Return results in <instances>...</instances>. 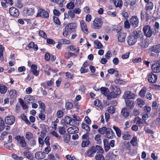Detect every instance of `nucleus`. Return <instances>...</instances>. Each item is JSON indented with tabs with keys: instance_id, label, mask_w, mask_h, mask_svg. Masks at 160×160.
<instances>
[{
	"instance_id": "f257e3e1",
	"label": "nucleus",
	"mask_w": 160,
	"mask_h": 160,
	"mask_svg": "<svg viewBox=\"0 0 160 160\" xmlns=\"http://www.w3.org/2000/svg\"><path fill=\"white\" fill-rule=\"evenodd\" d=\"M159 23L156 22L152 28L149 25H146L143 27L142 31L146 37L149 38L152 35H156L159 32Z\"/></svg>"
},
{
	"instance_id": "f03ea898",
	"label": "nucleus",
	"mask_w": 160,
	"mask_h": 160,
	"mask_svg": "<svg viewBox=\"0 0 160 160\" xmlns=\"http://www.w3.org/2000/svg\"><path fill=\"white\" fill-rule=\"evenodd\" d=\"M143 38V33L140 30H134L131 35L128 36L127 38V42L129 46L134 45L139 39Z\"/></svg>"
},
{
	"instance_id": "7ed1b4c3",
	"label": "nucleus",
	"mask_w": 160,
	"mask_h": 160,
	"mask_svg": "<svg viewBox=\"0 0 160 160\" xmlns=\"http://www.w3.org/2000/svg\"><path fill=\"white\" fill-rule=\"evenodd\" d=\"M98 131L102 134H105V137L109 139H112L115 137L113 131L110 128L102 127V128H99Z\"/></svg>"
},
{
	"instance_id": "20e7f679",
	"label": "nucleus",
	"mask_w": 160,
	"mask_h": 160,
	"mask_svg": "<svg viewBox=\"0 0 160 160\" xmlns=\"http://www.w3.org/2000/svg\"><path fill=\"white\" fill-rule=\"evenodd\" d=\"M110 89L111 92L107 95V99L108 100L117 98L121 93L119 88L114 85L111 86Z\"/></svg>"
},
{
	"instance_id": "39448f33",
	"label": "nucleus",
	"mask_w": 160,
	"mask_h": 160,
	"mask_svg": "<svg viewBox=\"0 0 160 160\" xmlns=\"http://www.w3.org/2000/svg\"><path fill=\"white\" fill-rule=\"evenodd\" d=\"M97 153H103L104 152V150L100 146L96 145L95 146H92L86 152V155L87 156L92 157L93 156L96 152Z\"/></svg>"
},
{
	"instance_id": "423d86ee",
	"label": "nucleus",
	"mask_w": 160,
	"mask_h": 160,
	"mask_svg": "<svg viewBox=\"0 0 160 160\" xmlns=\"http://www.w3.org/2000/svg\"><path fill=\"white\" fill-rule=\"evenodd\" d=\"M102 19L100 18H96L93 21L92 26L95 29L98 30L102 28Z\"/></svg>"
},
{
	"instance_id": "0eeeda50",
	"label": "nucleus",
	"mask_w": 160,
	"mask_h": 160,
	"mask_svg": "<svg viewBox=\"0 0 160 160\" xmlns=\"http://www.w3.org/2000/svg\"><path fill=\"white\" fill-rule=\"evenodd\" d=\"M36 17H40L42 18L48 19L49 18V14L43 8H38L37 10Z\"/></svg>"
},
{
	"instance_id": "6e6552de",
	"label": "nucleus",
	"mask_w": 160,
	"mask_h": 160,
	"mask_svg": "<svg viewBox=\"0 0 160 160\" xmlns=\"http://www.w3.org/2000/svg\"><path fill=\"white\" fill-rule=\"evenodd\" d=\"M64 122L63 123L64 124H69L71 125H77L79 126V122H77L76 121H75V120L71 118L68 116H66L64 118V119L63 120Z\"/></svg>"
},
{
	"instance_id": "1a4fd4ad",
	"label": "nucleus",
	"mask_w": 160,
	"mask_h": 160,
	"mask_svg": "<svg viewBox=\"0 0 160 160\" xmlns=\"http://www.w3.org/2000/svg\"><path fill=\"white\" fill-rule=\"evenodd\" d=\"M132 26L134 28L138 27L139 25V19L136 15L132 16L129 20Z\"/></svg>"
},
{
	"instance_id": "9d476101",
	"label": "nucleus",
	"mask_w": 160,
	"mask_h": 160,
	"mask_svg": "<svg viewBox=\"0 0 160 160\" xmlns=\"http://www.w3.org/2000/svg\"><path fill=\"white\" fill-rule=\"evenodd\" d=\"M15 139L19 142L20 146L22 148H24L26 147L27 143L25 138L23 137H21L20 135H17L15 137Z\"/></svg>"
},
{
	"instance_id": "9b49d317",
	"label": "nucleus",
	"mask_w": 160,
	"mask_h": 160,
	"mask_svg": "<svg viewBox=\"0 0 160 160\" xmlns=\"http://www.w3.org/2000/svg\"><path fill=\"white\" fill-rule=\"evenodd\" d=\"M147 78L148 80L150 83H154L157 81L158 77L157 75L151 72L148 74Z\"/></svg>"
},
{
	"instance_id": "f8f14e48",
	"label": "nucleus",
	"mask_w": 160,
	"mask_h": 160,
	"mask_svg": "<svg viewBox=\"0 0 160 160\" xmlns=\"http://www.w3.org/2000/svg\"><path fill=\"white\" fill-rule=\"evenodd\" d=\"M77 26L76 23L73 22L68 24L65 27V29L68 30L70 32H76V28Z\"/></svg>"
},
{
	"instance_id": "ddd939ff",
	"label": "nucleus",
	"mask_w": 160,
	"mask_h": 160,
	"mask_svg": "<svg viewBox=\"0 0 160 160\" xmlns=\"http://www.w3.org/2000/svg\"><path fill=\"white\" fill-rule=\"evenodd\" d=\"M153 73H158L160 72V63L158 61L153 63L151 67Z\"/></svg>"
},
{
	"instance_id": "4468645a",
	"label": "nucleus",
	"mask_w": 160,
	"mask_h": 160,
	"mask_svg": "<svg viewBox=\"0 0 160 160\" xmlns=\"http://www.w3.org/2000/svg\"><path fill=\"white\" fill-rule=\"evenodd\" d=\"M35 12V8H25L23 10V13L24 15L26 16H32Z\"/></svg>"
},
{
	"instance_id": "2eb2a0df",
	"label": "nucleus",
	"mask_w": 160,
	"mask_h": 160,
	"mask_svg": "<svg viewBox=\"0 0 160 160\" xmlns=\"http://www.w3.org/2000/svg\"><path fill=\"white\" fill-rule=\"evenodd\" d=\"M15 120V117L12 115H8L5 118L6 123L9 125H11L14 124Z\"/></svg>"
},
{
	"instance_id": "dca6fc26",
	"label": "nucleus",
	"mask_w": 160,
	"mask_h": 160,
	"mask_svg": "<svg viewBox=\"0 0 160 160\" xmlns=\"http://www.w3.org/2000/svg\"><path fill=\"white\" fill-rule=\"evenodd\" d=\"M136 97L135 94L129 91H126L123 96V98L125 100L130 99H134Z\"/></svg>"
},
{
	"instance_id": "f3484780",
	"label": "nucleus",
	"mask_w": 160,
	"mask_h": 160,
	"mask_svg": "<svg viewBox=\"0 0 160 160\" xmlns=\"http://www.w3.org/2000/svg\"><path fill=\"white\" fill-rule=\"evenodd\" d=\"M10 15L13 17H17L19 15L20 12L19 10L16 8L12 7L9 9Z\"/></svg>"
},
{
	"instance_id": "a211bd4d",
	"label": "nucleus",
	"mask_w": 160,
	"mask_h": 160,
	"mask_svg": "<svg viewBox=\"0 0 160 160\" xmlns=\"http://www.w3.org/2000/svg\"><path fill=\"white\" fill-rule=\"evenodd\" d=\"M72 127L69 128L67 131L70 134H76L78 132L79 129L77 125H71Z\"/></svg>"
},
{
	"instance_id": "6ab92c4d",
	"label": "nucleus",
	"mask_w": 160,
	"mask_h": 160,
	"mask_svg": "<svg viewBox=\"0 0 160 160\" xmlns=\"http://www.w3.org/2000/svg\"><path fill=\"white\" fill-rule=\"evenodd\" d=\"M26 49L27 50H29L31 49H32L33 50L36 52L38 49V45L35 44L34 42H30L27 46L26 47Z\"/></svg>"
},
{
	"instance_id": "aec40b11",
	"label": "nucleus",
	"mask_w": 160,
	"mask_h": 160,
	"mask_svg": "<svg viewBox=\"0 0 160 160\" xmlns=\"http://www.w3.org/2000/svg\"><path fill=\"white\" fill-rule=\"evenodd\" d=\"M149 50L151 52L156 53H159L160 52V44L150 46L149 48Z\"/></svg>"
},
{
	"instance_id": "412c9836",
	"label": "nucleus",
	"mask_w": 160,
	"mask_h": 160,
	"mask_svg": "<svg viewBox=\"0 0 160 160\" xmlns=\"http://www.w3.org/2000/svg\"><path fill=\"white\" fill-rule=\"evenodd\" d=\"M125 103L126 105V108L128 109L131 110L133 109L135 106V103L134 101H131L130 99L125 100Z\"/></svg>"
},
{
	"instance_id": "4be33fe9",
	"label": "nucleus",
	"mask_w": 160,
	"mask_h": 160,
	"mask_svg": "<svg viewBox=\"0 0 160 160\" xmlns=\"http://www.w3.org/2000/svg\"><path fill=\"white\" fill-rule=\"evenodd\" d=\"M140 18L142 21L148 22L149 20V14L147 12L141 11L140 13Z\"/></svg>"
},
{
	"instance_id": "5701e85b",
	"label": "nucleus",
	"mask_w": 160,
	"mask_h": 160,
	"mask_svg": "<svg viewBox=\"0 0 160 160\" xmlns=\"http://www.w3.org/2000/svg\"><path fill=\"white\" fill-rule=\"evenodd\" d=\"M146 3L145 7V9L147 11H150L152 10L153 7V4L152 2H150L149 0H144Z\"/></svg>"
},
{
	"instance_id": "b1692460",
	"label": "nucleus",
	"mask_w": 160,
	"mask_h": 160,
	"mask_svg": "<svg viewBox=\"0 0 160 160\" xmlns=\"http://www.w3.org/2000/svg\"><path fill=\"white\" fill-rule=\"evenodd\" d=\"M126 35V33L123 32H121L117 33L116 36L118 38V41L121 42H123L125 41Z\"/></svg>"
},
{
	"instance_id": "393cba45",
	"label": "nucleus",
	"mask_w": 160,
	"mask_h": 160,
	"mask_svg": "<svg viewBox=\"0 0 160 160\" xmlns=\"http://www.w3.org/2000/svg\"><path fill=\"white\" fill-rule=\"evenodd\" d=\"M130 110L127 108H124L122 110L121 114L125 118H127L130 116Z\"/></svg>"
},
{
	"instance_id": "a878e982",
	"label": "nucleus",
	"mask_w": 160,
	"mask_h": 160,
	"mask_svg": "<svg viewBox=\"0 0 160 160\" xmlns=\"http://www.w3.org/2000/svg\"><path fill=\"white\" fill-rule=\"evenodd\" d=\"M80 26L82 31L85 33L87 34L88 33V31L86 24L83 20H82L80 22Z\"/></svg>"
},
{
	"instance_id": "bb28decb",
	"label": "nucleus",
	"mask_w": 160,
	"mask_h": 160,
	"mask_svg": "<svg viewBox=\"0 0 160 160\" xmlns=\"http://www.w3.org/2000/svg\"><path fill=\"white\" fill-rule=\"evenodd\" d=\"M110 2L114 3L116 8H121L123 5V2L122 0H109Z\"/></svg>"
},
{
	"instance_id": "cd10ccee",
	"label": "nucleus",
	"mask_w": 160,
	"mask_h": 160,
	"mask_svg": "<svg viewBox=\"0 0 160 160\" xmlns=\"http://www.w3.org/2000/svg\"><path fill=\"white\" fill-rule=\"evenodd\" d=\"M45 152L38 151L35 154V157L36 159L39 160L44 158H45Z\"/></svg>"
},
{
	"instance_id": "c85d7f7f",
	"label": "nucleus",
	"mask_w": 160,
	"mask_h": 160,
	"mask_svg": "<svg viewBox=\"0 0 160 160\" xmlns=\"http://www.w3.org/2000/svg\"><path fill=\"white\" fill-rule=\"evenodd\" d=\"M75 13L73 10H69L68 12V14L64 13V19L69 18V17L71 18H75Z\"/></svg>"
},
{
	"instance_id": "c756f323",
	"label": "nucleus",
	"mask_w": 160,
	"mask_h": 160,
	"mask_svg": "<svg viewBox=\"0 0 160 160\" xmlns=\"http://www.w3.org/2000/svg\"><path fill=\"white\" fill-rule=\"evenodd\" d=\"M141 42L138 43L139 45L142 48H145L148 46V44L147 43V42L145 40H144L143 37L142 39H139Z\"/></svg>"
},
{
	"instance_id": "7c9ffc66",
	"label": "nucleus",
	"mask_w": 160,
	"mask_h": 160,
	"mask_svg": "<svg viewBox=\"0 0 160 160\" xmlns=\"http://www.w3.org/2000/svg\"><path fill=\"white\" fill-rule=\"evenodd\" d=\"M122 135V138L124 140H130L132 138V136L129 134V132L127 131L123 132Z\"/></svg>"
},
{
	"instance_id": "2f4dec72",
	"label": "nucleus",
	"mask_w": 160,
	"mask_h": 160,
	"mask_svg": "<svg viewBox=\"0 0 160 160\" xmlns=\"http://www.w3.org/2000/svg\"><path fill=\"white\" fill-rule=\"evenodd\" d=\"M23 156L28 159L30 160L32 158H34L32 154L28 150H26L23 152Z\"/></svg>"
},
{
	"instance_id": "473e14b6",
	"label": "nucleus",
	"mask_w": 160,
	"mask_h": 160,
	"mask_svg": "<svg viewBox=\"0 0 160 160\" xmlns=\"http://www.w3.org/2000/svg\"><path fill=\"white\" fill-rule=\"evenodd\" d=\"M113 128L115 131L116 134L118 137H120L121 136L122 132L121 130L118 127L115 126H113Z\"/></svg>"
},
{
	"instance_id": "72a5a7b5",
	"label": "nucleus",
	"mask_w": 160,
	"mask_h": 160,
	"mask_svg": "<svg viewBox=\"0 0 160 160\" xmlns=\"http://www.w3.org/2000/svg\"><path fill=\"white\" fill-rule=\"evenodd\" d=\"M147 92V88L145 87H143L140 90L139 93V95L141 97L144 98L145 97V94Z\"/></svg>"
},
{
	"instance_id": "f704fd0d",
	"label": "nucleus",
	"mask_w": 160,
	"mask_h": 160,
	"mask_svg": "<svg viewBox=\"0 0 160 160\" xmlns=\"http://www.w3.org/2000/svg\"><path fill=\"white\" fill-rule=\"evenodd\" d=\"M67 48L69 49L70 50L72 51H74L75 53H78L79 52V47H77L75 48L74 46L73 45H70L67 47Z\"/></svg>"
},
{
	"instance_id": "c9c22d12",
	"label": "nucleus",
	"mask_w": 160,
	"mask_h": 160,
	"mask_svg": "<svg viewBox=\"0 0 160 160\" xmlns=\"http://www.w3.org/2000/svg\"><path fill=\"white\" fill-rule=\"evenodd\" d=\"M5 51V48L4 46L0 44V60L2 61H3L4 58L3 57V53Z\"/></svg>"
},
{
	"instance_id": "e433bc0d",
	"label": "nucleus",
	"mask_w": 160,
	"mask_h": 160,
	"mask_svg": "<svg viewBox=\"0 0 160 160\" xmlns=\"http://www.w3.org/2000/svg\"><path fill=\"white\" fill-rule=\"evenodd\" d=\"M7 90V88L5 85L3 84H0V92L1 94L5 93Z\"/></svg>"
},
{
	"instance_id": "4c0bfd02",
	"label": "nucleus",
	"mask_w": 160,
	"mask_h": 160,
	"mask_svg": "<svg viewBox=\"0 0 160 160\" xmlns=\"http://www.w3.org/2000/svg\"><path fill=\"white\" fill-rule=\"evenodd\" d=\"M25 138L28 141H30V140L32 139L35 138L33 134L30 132H27L26 133Z\"/></svg>"
},
{
	"instance_id": "58836bf2",
	"label": "nucleus",
	"mask_w": 160,
	"mask_h": 160,
	"mask_svg": "<svg viewBox=\"0 0 160 160\" xmlns=\"http://www.w3.org/2000/svg\"><path fill=\"white\" fill-rule=\"evenodd\" d=\"M104 145V150L105 151L107 152L110 149V146L108 142L105 139H104L103 140Z\"/></svg>"
},
{
	"instance_id": "ea45409f",
	"label": "nucleus",
	"mask_w": 160,
	"mask_h": 160,
	"mask_svg": "<svg viewBox=\"0 0 160 160\" xmlns=\"http://www.w3.org/2000/svg\"><path fill=\"white\" fill-rule=\"evenodd\" d=\"M9 93L10 99L15 98L16 97V91L15 90H11Z\"/></svg>"
},
{
	"instance_id": "a19ab883",
	"label": "nucleus",
	"mask_w": 160,
	"mask_h": 160,
	"mask_svg": "<svg viewBox=\"0 0 160 160\" xmlns=\"http://www.w3.org/2000/svg\"><path fill=\"white\" fill-rule=\"evenodd\" d=\"M63 140L66 143L70 141L71 138V135L68 133H65L63 137Z\"/></svg>"
},
{
	"instance_id": "79ce46f5",
	"label": "nucleus",
	"mask_w": 160,
	"mask_h": 160,
	"mask_svg": "<svg viewBox=\"0 0 160 160\" xmlns=\"http://www.w3.org/2000/svg\"><path fill=\"white\" fill-rule=\"evenodd\" d=\"M53 2L56 3L58 4L60 7H63L64 5V2L65 0H51Z\"/></svg>"
},
{
	"instance_id": "37998d69",
	"label": "nucleus",
	"mask_w": 160,
	"mask_h": 160,
	"mask_svg": "<svg viewBox=\"0 0 160 160\" xmlns=\"http://www.w3.org/2000/svg\"><path fill=\"white\" fill-rule=\"evenodd\" d=\"M130 142L132 146L136 147L138 144L137 137L134 136Z\"/></svg>"
},
{
	"instance_id": "c03bdc74",
	"label": "nucleus",
	"mask_w": 160,
	"mask_h": 160,
	"mask_svg": "<svg viewBox=\"0 0 160 160\" xmlns=\"http://www.w3.org/2000/svg\"><path fill=\"white\" fill-rule=\"evenodd\" d=\"M136 101L138 105L140 107H142L145 104V102L140 98H137Z\"/></svg>"
},
{
	"instance_id": "a18cd8bd",
	"label": "nucleus",
	"mask_w": 160,
	"mask_h": 160,
	"mask_svg": "<svg viewBox=\"0 0 160 160\" xmlns=\"http://www.w3.org/2000/svg\"><path fill=\"white\" fill-rule=\"evenodd\" d=\"M101 93L105 95H107L108 93L109 92V89L105 87H102L100 88Z\"/></svg>"
},
{
	"instance_id": "49530a36",
	"label": "nucleus",
	"mask_w": 160,
	"mask_h": 160,
	"mask_svg": "<svg viewBox=\"0 0 160 160\" xmlns=\"http://www.w3.org/2000/svg\"><path fill=\"white\" fill-rule=\"evenodd\" d=\"M5 128V123L3 119L0 118V131H2Z\"/></svg>"
},
{
	"instance_id": "de8ad7c7",
	"label": "nucleus",
	"mask_w": 160,
	"mask_h": 160,
	"mask_svg": "<svg viewBox=\"0 0 160 160\" xmlns=\"http://www.w3.org/2000/svg\"><path fill=\"white\" fill-rule=\"evenodd\" d=\"M65 108L67 110L71 109L73 107L72 103L68 101L65 103Z\"/></svg>"
},
{
	"instance_id": "09e8293b",
	"label": "nucleus",
	"mask_w": 160,
	"mask_h": 160,
	"mask_svg": "<svg viewBox=\"0 0 160 160\" xmlns=\"http://www.w3.org/2000/svg\"><path fill=\"white\" fill-rule=\"evenodd\" d=\"M38 103L39 104L40 108L42 109V110L40 111L41 112H45L46 107L44 104L41 101H39Z\"/></svg>"
},
{
	"instance_id": "8fccbe9b",
	"label": "nucleus",
	"mask_w": 160,
	"mask_h": 160,
	"mask_svg": "<svg viewBox=\"0 0 160 160\" xmlns=\"http://www.w3.org/2000/svg\"><path fill=\"white\" fill-rule=\"evenodd\" d=\"M137 119L136 122V124L138 125L139 126H141L142 124H143L145 123V122H146L145 121H144V120L140 118L139 117L137 118Z\"/></svg>"
},
{
	"instance_id": "3c124183",
	"label": "nucleus",
	"mask_w": 160,
	"mask_h": 160,
	"mask_svg": "<svg viewBox=\"0 0 160 160\" xmlns=\"http://www.w3.org/2000/svg\"><path fill=\"white\" fill-rule=\"evenodd\" d=\"M90 144V142L89 140H87L86 141H82L81 146L82 147H88Z\"/></svg>"
},
{
	"instance_id": "603ef678",
	"label": "nucleus",
	"mask_w": 160,
	"mask_h": 160,
	"mask_svg": "<svg viewBox=\"0 0 160 160\" xmlns=\"http://www.w3.org/2000/svg\"><path fill=\"white\" fill-rule=\"evenodd\" d=\"M82 128L87 131V132L90 131V127L88 125L84 123H82Z\"/></svg>"
},
{
	"instance_id": "864d4df0",
	"label": "nucleus",
	"mask_w": 160,
	"mask_h": 160,
	"mask_svg": "<svg viewBox=\"0 0 160 160\" xmlns=\"http://www.w3.org/2000/svg\"><path fill=\"white\" fill-rule=\"evenodd\" d=\"M75 7L74 2H71L68 3L66 5V7L67 8L70 9H72Z\"/></svg>"
},
{
	"instance_id": "5fc2aeb1",
	"label": "nucleus",
	"mask_w": 160,
	"mask_h": 160,
	"mask_svg": "<svg viewBox=\"0 0 160 160\" xmlns=\"http://www.w3.org/2000/svg\"><path fill=\"white\" fill-rule=\"evenodd\" d=\"M60 40L61 45L68 44H70L71 43V42L69 40L67 39H62Z\"/></svg>"
},
{
	"instance_id": "6e6d98bb",
	"label": "nucleus",
	"mask_w": 160,
	"mask_h": 160,
	"mask_svg": "<svg viewBox=\"0 0 160 160\" xmlns=\"http://www.w3.org/2000/svg\"><path fill=\"white\" fill-rule=\"evenodd\" d=\"M22 1V0H17V2H15L16 6L20 8H22L23 7Z\"/></svg>"
},
{
	"instance_id": "4d7b16f0",
	"label": "nucleus",
	"mask_w": 160,
	"mask_h": 160,
	"mask_svg": "<svg viewBox=\"0 0 160 160\" xmlns=\"http://www.w3.org/2000/svg\"><path fill=\"white\" fill-rule=\"evenodd\" d=\"M58 132L61 135L64 134L66 133V130L64 127H59L58 128Z\"/></svg>"
},
{
	"instance_id": "13d9d810",
	"label": "nucleus",
	"mask_w": 160,
	"mask_h": 160,
	"mask_svg": "<svg viewBox=\"0 0 160 160\" xmlns=\"http://www.w3.org/2000/svg\"><path fill=\"white\" fill-rule=\"evenodd\" d=\"M101 136L100 134H98L95 136V139L97 141V143L99 144H101L102 143Z\"/></svg>"
},
{
	"instance_id": "bf43d9fd",
	"label": "nucleus",
	"mask_w": 160,
	"mask_h": 160,
	"mask_svg": "<svg viewBox=\"0 0 160 160\" xmlns=\"http://www.w3.org/2000/svg\"><path fill=\"white\" fill-rule=\"evenodd\" d=\"M94 44L96 45V48L100 49L103 48V46L102 44L98 40L95 41Z\"/></svg>"
},
{
	"instance_id": "052dcab7",
	"label": "nucleus",
	"mask_w": 160,
	"mask_h": 160,
	"mask_svg": "<svg viewBox=\"0 0 160 160\" xmlns=\"http://www.w3.org/2000/svg\"><path fill=\"white\" fill-rule=\"evenodd\" d=\"M131 24L129 21L127 19L124 22V27L126 29H129L130 28Z\"/></svg>"
},
{
	"instance_id": "680f3d73",
	"label": "nucleus",
	"mask_w": 160,
	"mask_h": 160,
	"mask_svg": "<svg viewBox=\"0 0 160 160\" xmlns=\"http://www.w3.org/2000/svg\"><path fill=\"white\" fill-rule=\"evenodd\" d=\"M96 160H105L102 154L97 155L95 157Z\"/></svg>"
},
{
	"instance_id": "e2e57ef3",
	"label": "nucleus",
	"mask_w": 160,
	"mask_h": 160,
	"mask_svg": "<svg viewBox=\"0 0 160 160\" xmlns=\"http://www.w3.org/2000/svg\"><path fill=\"white\" fill-rule=\"evenodd\" d=\"M38 34L40 36L44 38H47V34L45 32L42 30H40Z\"/></svg>"
},
{
	"instance_id": "0e129e2a",
	"label": "nucleus",
	"mask_w": 160,
	"mask_h": 160,
	"mask_svg": "<svg viewBox=\"0 0 160 160\" xmlns=\"http://www.w3.org/2000/svg\"><path fill=\"white\" fill-rule=\"evenodd\" d=\"M64 113L63 112L60 110H58L57 112V116L58 118H61L63 116Z\"/></svg>"
},
{
	"instance_id": "69168bd1",
	"label": "nucleus",
	"mask_w": 160,
	"mask_h": 160,
	"mask_svg": "<svg viewBox=\"0 0 160 160\" xmlns=\"http://www.w3.org/2000/svg\"><path fill=\"white\" fill-rule=\"evenodd\" d=\"M108 112L111 114H113L115 112V108L113 106H110L108 108Z\"/></svg>"
},
{
	"instance_id": "338daca9",
	"label": "nucleus",
	"mask_w": 160,
	"mask_h": 160,
	"mask_svg": "<svg viewBox=\"0 0 160 160\" xmlns=\"http://www.w3.org/2000/svg\"><path fill=\"white\" fill-rule=\"evenodd\" d=\"M121 15L126 20L128 19L129 17L128 13L125 11H123L122 12Z\"/></svg>"
},
{
	"instance_id": "774afa93",
	"label": "nucleus",
	"mask_w": 160,
	"mask_h": 160,
	"mask_svg": "<svg viewBox=\"0 0 160 160\" xmlns=\"http://www.w3.org/2000/svg\"><path fill=\"white\" fill-rule=\"evenodd\" d=\"M28 141L29 142L30 145L31 147L34 146L36 144V141L35 139V138L30 140V141Z\"/></svg>"
}]
</instances>
